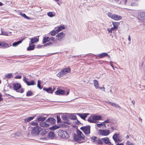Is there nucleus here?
Masks as SVG:
<instances>
[{"label":"nucleus","instance_id":"f257e3e1","mask_svg":"<svg viewBox=\"0 0 145 145\" xmlns=\"http://www.w3.org/2000/svg\"><path fill=\"white\" fill-rule=\"evenodd\" d=\"M77 134L74 136V139L79 143L83 142V141H82L81 140L84 139V135L81 131L78 130H77Z\"/></svg>","mask_w":145,"mask_h":145},{"label":"nucleus","instance_id":"f03ea898","mask_svg":"<svg viewBox=\"0 0 145 145\" xmlns=\"http://www.w3.org/2000/svg\"><path fill=\"white\" fill-rule=\"evenodd\" d=\"M102 116L100 115L91 116L88 118V121L90 123H94L96 121L100 120Z\"/></svg>","mask_w":145,"mask_h":145},{"label":"nucleus","instance_id":"7ed1b4c3","mask_svg":"<svg viewBox=\"0 0 145 145\" xmlns=\"http://www.w3.org/2000/svg\"><path fill=\"white\" fill-rule=\"evenodd\" d=\"M107 15L112 19L116 21H118L121 20L122 19V17L121 16L114 14L111 12L108 13Z\"/></svg>","mask_w":145,"mask_h":145},{"label":"nucleus","instance_id":"20e7f679","mask_svg":"<svg viewBox=\"0 0 145 145\" xmlns=\"http://www.w3.org/2000/svg\"><path fill=\"white\" fill-rule=\"evenodd\" d=\"M71 69L70 68H64L57 74V76L59 77H62L65 74L70 72Z\"/></svg>","mask_w":145,"mask_h":145},{"label":"nucleus","instance_id":"39448f33","mask_svg":"<svg viewBox=\"0 0 145 145\" xmlns=\"http://www.w3.org/2000/svg\"><path fill=\"white\" fill-rule=\"evenodd\" d=\"M90 138L93 142L97 145H102L103 144V142L102 141L101 138L100 139L95 136L91 137Z\"/></svg>","mask_w":145,"mask_h":145},{"label":"nucleus","instance_id":"423d86ee","mask_svg":"<svg viewBox=\"0 0 145 145\" xmlns=\"http://www.w3.org/2000/svg\"><path fill=\"white\" fill-rule=\"evenodd\" d=\"M41 130V128L39 126L34 127L32 129L31 132L33 135L36 136L39 135L40 132Z\"/></svg>","mask_w":145,"mask_h":145},{"label":"nucleus","instance_id":"0eeeda50","mask_svg":"<svg viewBox=\"0 0 145 145\" xmlns=\"http://www.w3.org/2000/svg\"><path fill=\"white\" fill-rule=\"evenodd\" d=\"M58 135L59 136L63 138H66L68 137V135L67 132L62 130L59 131Z\"/></svg>","mask_w":145,"mask_h":145},{"label":"nucleus","instance_id":"6e6552de","mask_svg":"<svg viewBox=\"0 0 145 145\" xmlns=\"http://www.w3.org/2000/svg\"><path fill=\"white\" fill-rule=\"evenodd\" d=\"M80 129L86 135L89 134L90 133V127L89 126L82 127L80 128Z\"/></svg>","mask_w":145,"mask_h":145},{"label":"nucleus","instance_id":"1a4fd4ad","mask_svg":"<svg viewBox=\"0 0 145 145\" xmlns=\"http://www.w3.org/2000/svg\"><path fill=\"white\" fill-rule=\"evenodd\" d=\"M98 133L99 135L103 136H107L110 133V131L107 129L100 130H98Z\"/></svg>","mask_w":145,"mask_h":145},{"label":"nucleus","instance_id":"9d476101","mask_svg":"<svg viewBox=\"0 0 145 145\" xmlns=\"http://www.w3.org/2000/svg\"><path fill=\"white\" fill-rule=\"evenodd\" d=\"M65 34L63 32H60L56 36L57 39L59 41H61L64 37Z\"/></svg>","mask_w":145,"mask_h":145},{"label":"nucleus","instance_id":"9b49d317","mask_svg":"<svg viewBox=\"0 0 145 145\" xmlns=\"http://www.w3.org/2000/svg\"><path fill=\"white\" fill-rule=\"evenodd\" d=\"M24 81L28 86L34 85L35 84V82L34 81L32 80L31 81H28L26 77H24Z\"/></svg>","mask_w":145,"mask_h":145},{"label":"nucleus","instance_id":"f8f14e48","mask_svg":"<svg viewBox=\"0 0 145 145\" xmlns=\"http://www.w3.org/2000/svg\"><path fill=\"white\" fill-rule=\"evenodd\" d=\"M13 86L14 89L17 92H18V89L21 88V85L17 83H14L13 84Z\"/></svg>","mask_w":145,"mask_h":145},{"label":"nucleus","instance_id":"ddd939ff","mask_svg":"<svg viewBox=\"0 0 145 145\" xmlns=\"http://www.w3.org/2000/svg\"><path fill=\"white\" fill-rule=\"evenodd\" d=\"M102 141L105 144L109 145H114L110 142L108 138L105 137L101 138Z\"/></svg>","mask_w":145,"mask_h":145},{"label":"nucleus","instance_id":"4468645a","mask_svg":"<svg viewBox=\"0 0 145 145\" xmlns=\"http://www.w3.org/2000/svg\"><path fill=\"white\" fill-rule=\"evenodd\" d=\"M138 18L141 21L145 22V12L140 13L138 16Z\"/></svg>","mask_w":145,"mask_h":145},{"label":"nucleus","instance_id":"2eb2a0df","mask_svg":"<svg viewBox=\"0 0 145 145\" xmlns=\"http://www.w3.org/2000/svg\"><path fill=\"white\" fill-rule=\"evenodd\" d=\"M88 114L87 113H77L78 115L83 120H85Z\"/></svg>","mask_w":145,"mask_h":145},{"label":"nucleus","instance_id":"dca6fc26","mask_svg":"<svg viewBox=\"0 0 145 145\" xmlns=\"http://www.w3.org/2000/svg\"><path fill=\"white\" fill-rule=\"evenodd\" d=\"M65 91L63 90H59L56 91L55 92L56 94L57 95H64L65 94Z\"/></svg>","mask_w":145,"mask_h":145},{"label":"nucleus","instance_id":"f3484780","mask_svg":"<svg viewBox=\"0 0 145 145\" xmlns=\"http://www.w3.org/2000/svg\"><path fill=\"white\" fill-rule=\"evenodd\" d=\"M30 40L31 41L30 42V44H33L38 42L39 40V38H37L36 37H34L33 38L31 39Z\"/></svg>","mask_w":145,"mask_h":145},{"label":"nucleus","instance_id":"a211bd4d","mask_svg":"<svg viewBox=\"0 0 145 145\" xmlns=\"http://www.w3.org/2000/svg\"><path fill=\"white\" fill-rule=\"evenodd\" d=\"M54 131H52L49 133L48 136L49 138L52 139L54 138Z\"/></svg>","mask_w":145,"mask_h":145},{"label":"nucleus","instance_id":"6ab92c4d","mask_svg":"<svg viewBox=\"0 0 145 145\" xmlns=\"http://www.w3.org/2000/svg\"><path fill=\"white\" fill-rule=\"evenodd\" d=\"M57 28L56 29L57 31L56 32L58 33L59 31H62L63 30L65 29V26L64 25H61L60 26L58 27H57Z\"/></svg>","mask_w":145,"mask_h":145},{"label":"nucleus","instance_id":"aec40b11","mask_svg":"<svg viewBox=\"0 0 145 145\" xmlns=\"http://www.w3.org/2000/svg\"><path fill=\"white\" fill-rule=\"evenodd\" d=\"M108 55V54L106 53H103L97 55V56L100 58H103Z\"/></svg>","mask_w":145,"mask_h":145},{"label":"nucleus","instance_id":"412c9836","mask_svg":"<svg viewBox=\"0 0 145 145\" xmlns=\"http://www.w3.org/2000/svg\"><path fill=\"white\" fill-rule=\"evenodd\" d=\"M41 126L44 127H47L49 126V124L48 123H46L44 122H41L40 124Z\"/></svg>","mask_w":145,"mask_h":145},{"label":"nucleus","instance_id":"4be33fe9","mask_svg":"<svg viewBox=\"0 0 145 145\" xmlns=\"http://www.w3.org/2000/svg\"><path fill=\"white\" fill-rule=\"evenodd\" d=\"M45 117H43L42 116H39L37 117V119L36 120L37 121H43L45 120L46 119Z\"/></svg>","mask_w":145,"mask_h":145},{"label":"nucleus","instance_id":"5701e85b","mask_svg":"<svg viewBox=\"0 0 145 145\" xmlns=\"http://www.w3.org/2000/svg\"><path fill=\"white\" fill-rule=\"evenodd\" d=\"M43 90L49 93H52L53 92V91L52 90V89L51 88H44Z\"/></svg>","mask_w":145,"mask_h":145},{"label":"nucleus","instance_id":"b1692460","mask_svg":"<svg viewBox=\"0 0 145 145\" xmlns=\"http://www.w3.org/2000/svg\"><path fill=\"white\" fill-rule=\"evenodd\" d=\"M19 15L22 16V17L28 20L30 19V18L27 16L25 14L23 13L22 12H20L19 14Z\"/></svg>","mask_w":145,"mask_h":145},{"label":"nucleus","instance_id":"393cba45","mask_svg":"<svg viewBox=\"0 0 145 145\" xmlns=\"http://www.w3.org/2000/svg\"><path fill=\"white\" fill-rule=\"evenodd\" d=\"M93 83L94 86L96 89H98L99 88V83L97 80H94L93 81Z\"/></svg>","mask_w":145,"mask_h":145},{"label":"nucleus","instance_id":"a878e982","mask_svg":"<svg viewBox=\"0 0 145 145\" xmlns=\"http://www.w3.org/2000/svg\"><path fill=\"white\" fill-rule=\"evenodd\" d=\"M112 24L113 25L114 28L116 29L117 28L120 23L118 22H112Z\"/></svg>","mask_w":145,"mask_h":145},{"label":"nucleus","instance_id":"bb28decb","mask_svg":"<svg viewBox=\"0 0 145 145\" xmlns=\"http://www.w3.org/2000/svg\"><path fill=\"white\" fill-rule=\"evenodd\" d=\"M31 44L29 43V46L27 48V50H33L34 49L35 45H31Z\"/></svg>","mask_w":145,"mask_h":145},{"label":"nucleus","instance_id":"cd10ccee","mask_svg":"<svg viewBox=\"0 0 145 145\" xmlns=\"http://www.w3.org/2000/svg\"><path fill=\"white\" fill-rule=\"evenodd\" d=\"M48 131V129H42L40 132V134L42 135H44Z\"/></svg>","mask_w":145,"mask_h":145},{"label":"nucleus","instance_id":"c85d7f7f","mask_svg":"<svg viewBox=\"0 0 145 145\" xmlns=\"http://www.w3.org/2000/svg\"><path fill=\"white\" fill-rule=\"evenodd\" d=\"M50 40V38L49 37H44L43 38V40L42 43H45L49 41Z\"/></svg>","mask_w":145,"mask_h":145},{"label":"nucleus","instance_id":"c756f323","mask_svg":"<svg viewBox=\"0 0 145 145\" xmlns=\"http://www.w3.org/2000/svg\"><path fill=\"white\" fill-rule=\"evenodd\" d=\"M55 13L54 12H49L47 13V15L48 16L50 17H52L54 16L55 15Z\"/></svg>","mask_w":145,"mask_h":145},{"label":"nucleus","instance_id":"7c9ffc66","mask_svg":"<svg viewBox=\"0 0 145 145\" xmlns=\"http://www.w3.org/2000/svg\"><path fill=\"white\" fill-rule=\"evenodd\" d=\"M119 134H114L112 138L114 141H116V140L119 138Z\"/></svg>","mask_w":145,"mask_h":145},{"label":"nucleus","instance_id":"2f4dec72","mask_svg":"<svg viewBox=\"0 0 145 145\" xmlns=\"http://www.w3.org/2000/svg\"><path fill=\"white\" fill-rule=\"evenodd\" d=\"M57 28V27H55L52 31L51 32L50 34L52 36H54L58 33V32H56L57 31L56 30V29Z\"/></svg>","mask_w":145,"mask_h":145},{"label":"nucleus","instance_id":"473e14b6","mask_svg":"<svg viewBox=\"0 0 145 145\" xmlns=\"http://www.w3.org/2000/svg\"><path fill=\"white\" fill-rule=\"evenodd\" d=\"M5 78H7L9 79L10 78L13 77V75L11 73H8L5 75Z\"/></svg>","mask_w":145,"mask_h":145},{"label":"nucleus","instance_id":"72a5a7b5","mask_svg":"<svg viewBox=\"0 0 145 145\" xmlns=\"http://www.w3.org/2000/svg\"><path fill=\"white\" fill-rule=\"evenodd\" d=\"M22 40H19L17 42H14L13 43L12 45L14 46H16L22 42Z\"/></svg>","mask_w":145,"mask_h":145},{"label":"nucleus","instance_id":"f704fd0d","mask_svg":"<svg viewBox=\"0 0 145 145\" xmlns=\"http://www.w3.org/2000/svg\"><path fill=\"white\" fill-rule=\"evenodd\" d=\"M34 118V117H30L27 118L26 119H25V121L26 122H28L30 121L31 120H32Z\"/></svg>","mask_w":145,"mask_h":145},{"label":"nucleus","instance_id":"c9c22d12","mask_svg":"<svg viewBox=\"0 0 145 145\" xmlns=\"http://www.w3.org/2000/svg\"><path fill=\"white\" fill-rule=\"evenodd\" d=\"M97 126L99 128H102L103 126L106 127L105 124V123H97Z\"/></svg>","mask_w":145,"mask_h":145},{"label":"nucleus","instance_id":"e433bc0d","mask_svg":"<svg viewBox=\"0 0 145 145\" xmlns=\"http://www.w3.org/2000/svg\"><path fill=\"white\" fill-rule=\"evenodd\" d=\"M1 33H0V35H5L6 36H8V33L7 32L4 31L3 32V30H2L1 28Z\"/></svg>","mask_w":145,"mask_h":145},{"label":"nucleus","instance_id":"4c0bfd02","mask_svg":"<svg viewBox=\"0 0 145 145\" xmlns=\"http://www.w3.org/2000/svg\"><path fill=\"white\" fill-rule=\"evenodd\" d=\"M41 84V81L39 80H38L37 82V86L40 89H41L42 88L40 86Z\"/></svg>","mask_w":145,"mask_h":145},{"label":"nucleus","instance_id":"58836bf2","mask_svg":"<svg viewBox=\"0 0 145 145\" xmlns=\"http://www.w3.org/2000/svg\"><path fill=\"white\" fill-rule=\"evenodd\" d=\"M111 105L117 108H121V107L118 104L113 102H112Z\"/></svg>","mask_w":145,"mask_h":145},{"label":"nucleus","instance_id":"ea45409f","mask_svg":"<svg viewBox=\"0 0 145 145\" xmlns=\"http://www.w3.org/2000/svg\"><path fill=\"white\" fill-rule=\"evenodd\" d=\"M115 29H116L114 28V27H113L110 28H108L107 29V30L109 33H112V31Z\"/></svg>","mask_w":145,"mask_h":145},{"label":"nucleus","instance_id":"a19ab883","mask_svg":"<svg viewBox=\"0 0 145 145\" xmlns=\"http://www.w3.org/2000/svg\"><path fill=\"white\" fill-rule=\"evenodd\" d=\"M50 123L51 124H53L56 122V120L53 118H50Z\"/></svg>","mask_w":145,"mask_h":145},{"label":"nucleus","instance_id":"79ce46f5","mask_svg":"<svg viewBox=\"0 0 145 145\" xmlns=\"http://www.w3.org/2000/svg\"><path fill=\"white\" fill-rule=\"evenodd\" d=\"M32 94V93L30 91H28L26 93V96H29L31 95Z\"/></svg>","mask_w":145,"mask_h":145},{"label":"nucleus","instance_id":"37998d69","mask_svg":"<svg viewBox=\"0 0 145 145\" xmlns=\"http://www.w3.org/2000/svg\"><path fill=\"white\" fill-rule=\"evenodd\" d=\"M126 145H134L133 143L129 141H127L126 143Z\"/></svg>","mask_w":145,"mask_h":145},{"label":"nucleus","instance_id":"c03bdc74","mask_svg":"<svg viewBox=\"0 0 145 145\" xmlns=\"http://www.w3.org/2000/svg\"><path fill=\"white\" fill-rule=\"evenodd\" d=\"M53 44L52 42H49L46 43L44 45V46H49L50 45H52Z\"/></svg>","mask_w":145,"mask_h":145},{"label":"nucleus","instance_id":"a18cd8bd","mask_svg":"<svg viewBox=\"0 0 145 145\" xmlns=\"http://www.w3.org/2000/svg\"><path fill=\"white\" fill-rule=\"evenodd\" d=\"M62 118L64 120H67L68 119V118L66 115H63L62 117Z\"/></svg>","mask_w":145,"mask_h":145},{"label":"nucleus","instance_id":"49530a36","mask_svg":"<svg viewBox=\"0 0 145 145\" xmlns=\"http://www.w3.org/2000/svg\"><path fill=\"white\" fill-rule=\"evenodd\" d=\"M31 124L33 126H37L38 125V123L36 122H32L31 123Z\"/></svg>","mask_w":145,"mask_h":145},{"label":"nucleus","instance_id":"de8ad7c7","mask_svg":"<svg viewBox=\"0 0 145 145\" xmlns=\"http://www.w3.org/2000/svg\"><path fill=\"white\" fill-rule=\"evenodd\" d=\"M21 134L19 133H16L15 134V137H18L21 135Z\"/></svg>","mask_w":145,"mask_h":145},{"label":"nucleus","instance_id":"09e8293b","mask_svg":"<svg viewBox=\"0 0 145 145\" xmlns=\"http://www.w3.org/2000/svg\"><path fill=\"white\" fill-rule=\"evenodd\" d=\"M50 118H48L46 121V123H48L49 124L50 123Z\"/></svg>","mask_w":145,"mask_h":145},{"label":"nucleus","instance_id":"8fccbe9b","mask_svg":"<svg viewBox=\"0 0 145 145\" xmlns=\"http://www.w3.org/2000/svg\"><path fill=\"white\" fill-rule=\"evenodd\" d=\"M110 122V121L109 120V119H107L105 121H104L103 122V123H109Z\"/></svg>","mask_w":145,"mask_h":145},{"label":"nucleus","instance_id":"3c124183","mask_svg":"<svg viewBox=\"0 0 145 145\" xmlns=\"http://www.w3.org/2000/svg\"><path fill=\"white\" fill-rule=\"evenodd\" d=\"M57 128V127L56 126H53L51 127V129L53 130H56Z\"/></svg>","mask_w":145,"mask_h":145},{"label":"nucleus","instance_id":"603ef678","mask_svg":"<svg viewBox=\"0 0 145 145\" xmlns=\"http://www.w3.org/2000/svg\"><path fill=\"white\" fill-rule=\"evenodd\" d=\"M50 40H51L54 42H55V38L53 37H51L50 38Z\"/></svg>","mask_w":145,"mask_h":145},{"label":"nucleus","instance_id":"864d4df0","mask_svg":"<svg viewBox=\"0 0 145 145\" xmlns=\"http://www.w3.org/2000/svg\"><path fill=\"white\" fill-rule=\"evenodd\" d=\"M137 4L136 3H131V5L132 6H137Z\"/></svg>","mask_w":145,"mask_h":145},{"label":"nucleus","instance_id":"5fc2aeb1","mask_svg":"<svg viewBox=\"0 0 145 145\" xmlns=\"http://www.w3.org/2000/svg\"><path fill=\"white\" fill-rule=\"evenodd\" d=\"M71 118L72 120H75L76 119V116H73L71 117Z\"/></svg>","mask_w":145,"mask_h":145},{"label":"nucleus","instance_id":"6e6d98bb","mask_svg":"<svg viewBox=\"0 0 145 145\" xmlns=\"http://www.w3.org/2000/svg\"><path fill=\"white\" fill-rule=\"evenodd\" d=\"M57 121L58 122H59L61 120V119L59 116H57Z\"/></svg>","mask_w":145,"mask_h":145},{"label":"nucleus","instance_id":"4d7b16f0","mask_svg":"<svg viewBox=\"0 0 145 145\" xmlns=\"http://www.w3.org/2000/svg\"><path fill=\"white\" fill-rule=\"evenodd\" d=\"M105 102L106 103H108L110 105H111L112 104V102H110V101H105Z\"/></svg>","mask_w":145,"mask_h":145},{"label":"nucleus","instance_id":"13d9d810","mask_svg":"<svg viewBox=\"0 0 145 145\" xmlns=\"http://www.w3.org/2000/svg\"><path fill=\"white\" fill-rule=\"evenodd\" d=\"M112 61H110V64L111 66L113 68V69L114 70V67L113 64H112Z\"/></svg>","mask_w":145,"mask_h":145},{"label":"nucleus","instance_id":"bf43d9fd","mask_svg":"<svg viewBox=\"0 0 145 145\" xmlns=\"http://www.w3.org/2000/svg\"><path fill=\"white\" fill-rule=\"evenodd\" d=\"M3 100V99L2 98V95L1 93H0V102L2 101Z\"/></svg>","mask_w":145,"mask_h":145},{"label":"nucleus","instance_id":"052dcab7","mask_svg":"<svg viewBox=\"0 0 145 145\" xmlns=\"http://www.w3.org/2000/svg\"><path fill=\"white\" fill-rule=\"evenodd\" d=\"M24 91V89H21V91H20L19 90H18V92L21 93H23Z\"/></svg>","mask_w":145,"mask_h":145},{"label":"nucleus","instance_id":"680f3d73","mask_svg":"<svg viewBox=\"0 0 145 145\" xmlns=\"http://www.w3.org/2000/svg\"><path fill=\"white\" fill-rule=\"evenodd\" d=\"M121 141L118 138L117 140L116 141H115V142H120Z\"/></svg>","mask_w":145,"mask_h":145},{"label":"nucleus","instance_id":"e2e57ef3","mask_svg":"<svg viewBox=\"0 0 145 145\" xmlns=\"http://www.w3.org/2000/svg\"><path fill=\"white\" fill-rule=\"evenodd\" d=\"M15 78H16L20 79V78H22V76H16Z\"/></svg>","mask_w":145,"mask_h":145},{"label":"nucleus","instance_id":"0e129e2a","mask_svg":"<svg viewBox=\"0 0 145 145\" xmlns=\"http://www.w3.org/2000/svg\"><path fill=\"white\" fill-rule=\"evenodd\" d=\"M117 145H124V144L122 143H118Z\"/></svg>","mask_w":145,"mask_h":145},{"label":"nucleus","instance_id":"69168bd1","mask_svg":"<svg viewBox=\"0 0 145 145\" xmlns=\"http://www.w3.org/2000/svg\"><path fill=\"white\" fill-rule=\"evenodd\" d=\"M128 39L129 41H131V37L130 36H128Z\"/></svg>","mask_w":145,"mask_h":145},{"label":"nucleus","instance_id":"338daca9","mask_svg":"<svg viewBox=\"0 0 145 145\" xmlns=\"http://www.w3.org/2000/svg\"><path fill=\"white\" fill-rule=\"evenodd\" d=\"M69 90H68L67 92V93L66 94V95H67L69 93Z\"/></svg>","mask_w":145,"mask_h":145},{"label":"nucleus","instance_id":"774afa93","mask_svg":"<svg viewBox=\"0 0 145 145\" xmlns=\"http://www.w3.org/2000/svg\"><path fill=\"white\" fill-rule=\"evenodd\" d=\"M7 43H4L3 44V46H6L7 45Z\"/></svg>","mask_w":145,"mask_h":145}]
</instances>
